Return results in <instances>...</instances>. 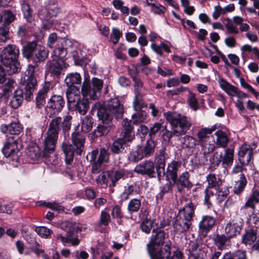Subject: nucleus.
Masks as SVG:
<instances>
[{
    "label": "nucleus",
    "mask_w": 259,
    "mask_h": 259,
    "mask_svg": "<svg viewBox=\"0 0 259 259\" xmlns=\"http://www.w3.org/2000/svg\"><path fill=\"white\" fill-rule=\"evenodd\" d=\"M155 147L156 144L152 139L148 140L144 147H142L145 157H148L152 155L154 152Z\"/></svg>",
    "instance_id": "ea45409f"
},
{
    "label": "nucleus",
    "mask_w": 259,
    "mask_h": 259,
    "mask_svg": "<svg viewBox=\"0 0 259 259\" xmlns=\"http://www.w3.org/2000/svg\"><path fill=\"white\" fill-rule=\"evenodd\" d=\"M145 157L142 151V147L138 146L136 150L131 151L128 155L131 161L137 162Z\"/></svg>",
    "instance_id": "49530a36"
},
{
    "label": "nucleus",
    "mask_w": 259,
    "mask_h": 259,
    "mask_svg": "<svg viewBox=\"0 0 259 259\" xmlns=\"http://www.w3.org/2000/svg\"><path fill=\"white\" fill-rule=\"evenodd\" d=\"M102 113V111L97 113L99 119L102 121L93 133L97 137L107 135L112 126V120H110V116L108 118Z\"/></svg>",
    "instance_id": "9d476101"
},
{
    "label": "nucleus",
    "mask_w": 259,
    "mask_h": 259,
    "mask_svg": "<svg viewBox=\"0 0 259 259\" xmlns=\"http://www.w3.org/2000/svg\"><path fill=\"white\" fill-rule=\"evenodd\" d=\"M23 92L22 90L17 89L14 92V95L10 102L12 108L16 109L19 107L23 100Z\"/></svg>",
    "instance_id": "e433bc0d"
},
{
    "label": "nucleus",
    "mask_w": 259,
    "mask_h": 259,
    "mask_svg": "<svg viewBox=\"0 0 259 259\" xmlns=\"http://www.w3.org/2000/svg\"><path fill=\"white\" fill-rule=\"evenodd\" d=\"M103 164V162L99 161L97 160L96 161L93 162L92 172L93 174H97L103 171L104 170V166Z\"/></svg>",
    "instance_id": "774afa93"
},
{
    "label": "nucleus",
    "mask_w": 259,
    "mask_h": 259,
    "mask_svg": "<svg viewBox=\"0 0 259 259\" xmlns=\"http://www.w3.org/2000/svg\"><path fill=\"white\" fill-rule=\"evenodd\" d=\"M37 82H23V85L25 86L24 91L25 99L30 101L32 96V93L35 90Z\"/></svg>",
    "instance_id": "a18cd8bd"
},
{
    "label": "nucleus",
    "mask_w": 259,
    "mask_h": 259,
    "mask_svg": "<svg viewBox=\"0 0 259 259\" xmlns=\"http://www.w3.org/2000/svg\"><path fill=\"white\" fill-rule=\"evenodd\" d=\"M1 130L4 133H9L11 135H18L22 131V127L19 121L12 122L10 124H3Z\"/></svg>",
    "instance_id": "b1692460"
},
{
    "label": "nucleus",
    "mask_w": 259,
    "mask_h": 259,
    "mask_svg": "<svg viewBox=\"0 0 259 259\" xmlns=\"http://www.w3.org/2000/svg\"><path fill=\"white\" fill-rule=\"evenodd\" d=\"M27 155L33 160H37L41 155L39 147L36 144L30 145L26 151Z\"/></svg>",
    "instance_id": "58836bf2"
},
{
    "label": "nucleus",
    "mask_w": 259,
    "mask_h": 259,
    "mask_svg": "<svg viewBox=\"0 0 259 259\" xmlns=\"http://www.w3.org/2000/svg\"><path fill=\"white\" fill-rule=\"evenodd\" d=\"M121 136V138L119 139L123 140L126 143L131 142L135 138V135L133 132V127L131 125V121L124 120Z\"/></svg>",
    "instance_id": "4be33fe9"
},
{
    "label": "nucleus",
    "mask_w": 259,
    "mask_h": 259,
    "mask_svg": "<svg viewBox=\"0 0 259 259\" xmlns=\"http://www.w3.org/2000/svg\"><path fill=\"white\" fill-rule=\"evenodd\" d=\"M234 179L233 191L236 194H240L244 190L246 184V179L243 174H239L236 177H233Z\"/></svg>",
    "instance_id": "5701e85b"
},
{
    "label": "nucleus",
    "mask_w": 259,
    "mask_h": 259,
    "mask_svg": "<svg viewBox=\"0 0 259 259\" xmlns=\"http://www.w3.org/2000/svg\"><path fill=\"white\" fill-rule=\"evenodd\" d=\"M181 163L177 161L172 160L170 163H168L166 170H165L164 176L168 180H171L173 183L176 182L178 171Z\"/></svg>",
    "instance_id": "6ab92c4d"
},
{
    "label": "nucleus",
    "mask_w": 259,
    "mask_h": 259,
    "mask_svg": "<svg viewBox=\"0 0 259 259\" xmlns=\"http://www.w3.org/2000/svg\"><path fill=\"white\" fill-rule=\"evenodd\" d=\"M136 113L132 115V121L133 124H138L143 122L146 119L147 113L143 110H138Z\"/></svg>",
    "instance_id": "603ef678"
},
{
    "label": "nucleus",
    "mask_w": 259,
    "mask_h": 259,
    "mask_svg": "<svg viewBox=\"0 0 259 259\" xmlns=\"http://www.w3.org/2000/svg\"><path fill=\"white\" fill-rule=\"evenodd\" d=\"M22 11L23 13L24 17L28 22H31L34 20L32 11L30 8V6L25 1L23 0L22 4Z\"/></svg>",
    "instance_id": "79ce46f5"
},
{
    "label": "nucleus",
    "mask_w": 259,
    "mask_h": 259,
    "mask_svg": "<svg viewBox=\"0 0 259 259\" xmlns=\"http://www.w3.org/2000/svg\"><path fill=\"white\" fill-rule=\"evenodd\" d=\"M89 108V102L88 99L82 98L77 102L72 110H76L81 115H84Z\"/></svg>",
    "instance_id": "a19ab883"
},
{
    "label": "nucleus",
    "mask_w": 259,
    "mask_h": 259,
    "mask_svg": "<svg viewBox=\"0 0 259 259\" xmlns=\"http://www.w3.org/2000/svg\"><path fill=\"white\" fill-rule=\"evenodd\" d=\"M35 230L37 234L45 238H48L52 232L50 229L46 227H37Z\"/></svg>",
    "instance_id": "338daca9"
},
{
    "label": "nucleus",
    "mask_w": 259,
    "mask_h": 259,
    "mask_svg": "<svg viewBox=\"0 0 259 259\" xmlns=\"http://www.w3.org/2000/svg\"><path fill=\"white\" fill-rule=\"evenodd\" d=\"M97 112L102 111L104 115L112 120L113 117L116 119L121 118L123 114V106L120 102L117 97L111 98L108 101L107 105L105 106L103 102H97L92 107V111Z\"/></svg>",
    "instance_id": "20e7f679"
},
{
    "label": "nucleus",
    "mask_w": 259,
    "mask_h": 259,
    "mask_svg": "<svg viewBox=\"0 0 259 259\" xmlns=\"http://www.w3.org/2000/svg\"><path fill=\"white\" fill-rule=\"evenodd\" d=\"M50 82H45L42 89L38 93L36 97V105L40 108L45 104V98L50 89Z\"/></svg>",
    "instance_id": "c756f323"
},
{
    "label": "nucleus",
    "mask_w": 259,
    "mask_h": 259,
    "mask_svg": "<svg viewBox=\"0 0 259 259\" xmlns=\"http://www.w3.org/2000/svg\"><path fill=\"white\" fill-rule=\"evenodd\" d=\"M216 190V195L217 196V201L219 203H221L224 201L229 194V191L225 188H219Z\"/></svg>",
    "instance_id": "13d9d810"
},
{
    "label": "nucleus",
    "mask_w": 259,
    "mask_h": 259,
    "mask_svg": "<svg viewBox=\"0 0 259 259\" xmlns=\"http://www.w3.org/2000/svg\"><path fill=\"white\" fill-rule=\"evenodd\" d=\"M133 106L135 110L138 111L142 108L147 106L143 99V96L141 94H137L135 95V99L133 102Z\"/></svg>",
    "instance_id": "5fc2aeb1"
},
{
    "label": "nucleus",
    "mask_w": 259,
    "mask_h": 259,
    "mask_svg": "<svg viewBox=\"0 0 259 259\" xmlns=\"http://www.w3.org/2000/svg\"><path fill=\"white\" fill-rule=\"evenodd\" d=\"M258 203H259V191L256 189H253L251 194L249 196L242 208L246 209L250 208L254 210L255 205Z\"/></svg>",
    "instance_id": "bb28decb"
},
{
    "label": "nucleus",
    "mask_w": 259,
    "mask_h": 259,
    "mask_svg": "<svg viewBox=\"0 0 259 259\" xmlns=\"http://www.w3.org/2000/svg\"><path fill=\"white\" fill-rule=\"evenodd\" d=\"M168 158L169 156L166 152L165 148L160 149L156 157V170L159 180L164 177L166 160Z\"/></svg>",
    "instance_id": "9b49d317"
},
{
    "label": "nucleus",
    "mask_w": 259,
    "mask_h": 259,
    "mask_svg": "<svg viewBox=\"0 0 259 259\" xmlns=\"http://www.w3.org/2000/svg\"><path fill=\"white\" fill-rule=\"evenodd\" d=\"M230 238L227 235L225 236L224 234H217L214 238L213 240L219 249L222 250L225 248L226 246L230 245Z\"/></svg>",
    "instance_id": "473e14b6"
},
{
    "label": "nucleus",
    "mask_w": 259,
    "mask_h": 259,
    "mask_svg": "<svg viewBox=\"0 0 259 259\" xmlns=\"http://www.w3.org/2000/svg\"><path fill=\"white\" fill-rule=\"evenodd\" d=\"M175 184H176L179 192H181L184 187L189 188L193 186L189 181V174L187 171L182 173L178 179L176 178V182Z\"/></svg>",
    "instance_id": "a878e982"
},
{
    "label": "nucleus",
    "mask_w": 259,
    "mask_h": 259,
    "mask_svg": "<svg viewBox=\"0 0 259 259\" xmlns=\"http://www.w3.org/2000/svg\"><path fill=\"white\" fill-rule=\"evenodd\" d=\"M215 135L217 137V144L220 147L225 148L229 141L226 134L222 131H218L215 133Z\"/></svg>",
    "instance_id": "de8ad7c7"
},
{
    "label": "nucleus",
    "mask_w": 259,
    "mask_h": 259,
    "mask_svg": "<svg viewBox=\"0 0 259 259\" xmlns=\"http://www.w3.org/2000/svg\"><path fill=\"white\" fill-rule=\"evenodd\" d=\"M64 61H53L50 62V71L52 76L54 77V79H60V76L61 75V71L65 66Z\"/></svg>",
    "instance_id": "393cba45"
},
{
    "label": "nucleus",
    "mask_w": 259,
    "mask_h": 259,
    "mask_svg": "<svg viewBox=\"0 0 259 259\" xmlns=\"http://www.w3.org/2000/svg\"><path fill=\"white\" fill-rule=\"evenodd\" d=\"M111 222V217L109 213L106 211H102L101 213L99 224L107 226Z\"/></svg>",
    "instance_id": "0e129e2a"
},
{
    "label": "nucleus",
    "mask_w": 259,
    "mask_h": 259,
    "mask_svg": "<svg viewBox=\"0 0 259 259\" xmlns=\"http://www.w3.org/2000/svg\"><path fill=\"white\" fill-rule=\"evenodd\" d=\"M2 151L6 157L14 156L16 155L19 151L17 140L15 139L14 137H8Z\"/></svg>",
    "instance_id": "2eb2a0df"
},
{
    "label": "nucleus",
    "mask_w": 259,
    "mask_h": 259,
    "mask_svg": "<svg viewBox=\"0 0 259 259\" xmlns=\"http://www.w3.org/2000/svg\"><path fill=\"white\" fill-rule=\"evenodd\" d=\"M62 118L61 117H56L53 118L49 123L48 127H51L52 130H55L60 132L61 127Z\"/></svg>",
    "instance_id": "052dcab7"
},
{
    "label": "nucleus",
    "mask_w": 259,
    "mask_h": 259,
    "mask_svg": "<svg viewBox=\"0 0 259 259\" xmlns=\"http://www.w3.org/2000/svg\"><path fill=\"white\" fill-rule=\"evenodd\" d=\"M20 52L14 45H8L4 48L1 54V61L7 67L9 74H13L20 71L21 67L18 62Z\"/></svg>",
    "instance_id": "7ed1b4c3"
},
{
    "label": "nucleus",
    "mask_w": 259,
    "mask_h": 259,
    "mask_svg": "<svg viewBox=\"0 0 259 259\" xmlns=\"http://www.w3.org/2000/svg\"><path fill=\"white\" fill-rule=\"evenodd\" d=\"M199 144L201 147L202 153L199 154L197 153L195 154V156L196 158L199 159V163L204 165L207 161L206 155L212 152L215 149L214 140L213 138L211 140H208L207 142L205 141Z\"/></svg>",
    "instance_id": "ddd939ff"
},
{
    "label": "nucleus",
    "mask_w": 259,
    "mask_h": 259,
    "mask_svg": "<svg viewBox=\"0 0 259 259\" xmlns=\"http://www.w3.org/2000/svg\"><path fill=\"white\" fill-rule=\"evenodd\" d=\"M67 54V49L64 48L63 44L61 46L54 49L52 53L53 61H65V58Z\"/></svg>",
    "instance_id": "72a5a7b5"
},
{
    "label": "nucleus",
    "mask_w": 259,
    "mask_h": 259,
    "mask_svg": "<svg viewBox=\"0 0 259 259\" xmlns=\"http://www.w3.org/2000/svg\"><path fill=\"white\" fill-rule=\"evenodd\" d=\"M221 88L228 95L235 96L237 93V88L230 84L228 82H220Z\"/></svg>",
    "instance_id": "864d4df0"
},
{
    "label": "nucleus",
    "mask_w": 259,
    "mask_h": 259,
    "mask_svg": "<svg viewBox=\"0 0 259 259\" xmlns=\"http://www.w3.org/2000/svg\"><path fill=\"white\" fill-rule=\"evenodd\" d=\"M208 249V246L201 240L191 241L188 248L190 259H203V254L207 252Z\"/></svg>",
    "instance_id": "1a4fd4ad"
},
{
    "label": "nucleus",
    "mask_w": 259,
    "mask_h": 259,
    "mask_svg": "<svg viewBox=\"0 0 259 259\" xmlns=\"http://www.w3.org/2000/svg\"><path fill=\"white\" fill-rule=\"evenodd\" d=\"M217 129V125H213L210 128L204 127L202 128L197 134L198 139V143L203 142H207L208 140H211L213 138L212 136H209L212 132Z\"/></svg>",
    "instance_id": "c85d7f7f"
},
{
    "label": "nucleus",
    "mask_w": 259,
    "mask_h": 259,
    "mask_svg": "<svg viewBox=\"0 0 259 259\" xmlns=\"http://www.w3.org/2000/svg\"><path fill=\"white\" fill-rule=\"evenodd\" d=\"M166 234L163 230H152L150 242L147 244V249L151 259H168L170 256V245L165 244L160 249L158 247L163 244Z\"/></svg>",
    "instance_id": "f257e3e1"
},
{
    "label": "nucleus",
    "mask_w": 259,
    "mask_h": 259,
    "mask_svg": "<svg viewBox=\"0 0 259 259\" xmlns=\"http://www.w3.org/2000/svg\"><path fill=\"white\" fill-rule=\"evenodd\" d=\"M81 87L83 97L89 95L91 98L95 100L97 98V93L103 87V82H83Z\"/></svg>",
    "instance_id": "f8f14e48"
},
{
    "label": "nucleus",
    "mask_w": 259,
    "mask_h": 259,
    "mask_svg": "<svg viewBox=\"0 0 259 259\" xmlns=\"http://www.w3.org/2000/svg\"><path fill=\"white\" fill-rule=\"evenodd\" d=\"M64 104L65 102L62 96L54 95L51 97L48 102V107L50 108L56 109L57 111H60L64 107Z\"/></svg>",
    "instance_id": "7c9ffc66"
},
{
    "label": "nucleus",
    "mask_w": 259,
    "mask_h": 259,
    "mask_svg": "<svg viewBox=\"0 0 259 259\" xmlns=\"http://www.w3.org/2000/svg\"><path fill=\"white\" fill-rule=\"evenodd\" d=\"M243 225V220L240 218L232 220L227 224L225 231L229 237L232 238L239 234Z\"/></svg>",
    "instance_id": "4468645a"
},
{
    "label": "nucleus",
    "mask_w": 259,
    "mask_h": 259,
    "mask_svg": "<svg viewBox=\"0 0 259 259\" xmlns=\"http://www.w3.org/2000/svg\"><path fill=\"white\" fill-rule=\"evenodd\" d=\"M141 206V201L140 199L134 198L131 199L127 204V210L130 213L137 212Z\"/></svg>",
    "instance_id": "09e8293b"
},
{
    "label": "nucleus",
    "mask_w": 259,
    "mask_h": 259,
    "mask_svg": "<svg viewBox=\"0 0 259 259\" xmlns=\"http://www.w3.org/2000/svg\"><path fill=\"white\" fill-rule=\"evenodd\" d=\"M68 106L70 109H74L77 102L80 99V95L74 94H66Z\"/></svg>",
    "instance_id": "680f3d73"
},
{
    "label": "nucleus",
    "mask_w": 259,
    "mask_h": 259,
    "mask_svg": "<svg viewBox=\"0 0 259 259\" xmlns=\"http://www.w3.org/2000/svg\"><path fill=\"white\" fill-rule=\"evenodd\" d=\"M182 144V148L189 155L193 154L197 145L196 140L192 136H186L180 138Z\"/></svg>",
    "instance_id": "aec40b11"
},
{
    "label": "nucleus",
    "mask_w": 259,
    "mask_h": 259,
    "mask_svg": "<svg viewBox=\"0 0 259 259\" xmlns=\"http://www.w3.org/2000/svg\"><path fill=\"white\" fill-rule=\"evenodd\" d=\"M135 171L142 175H148L150 178L155 177L154 164L150 160H146L137 165Z\"/></svg>",
    "instance_id": "dca6fc26"
},
{
    "label": "nucleus",
    "mask_w": 259,
    "mask_h": 259,
    "mask_svg": "<svg viewBox=\"0 0 259 259\" xmlns=\"http://www.w3.org/2000/svg\"><path fill=\"white\" fill-rule=\"evenodd\" d=\"M81 82H73L71 84H69L67 82V85L68 86L66 94H74V95H80V89L81 87Z\"/></svg>",
    "instance_id": "6e6d98bb"
},
{
    "label": "nucleus",
    "mask_w": 259,
    "mask_h": 259,
    "mask_svg": "<svg viewBox=\"0 0 259 259\" xmlns=\"http://www.w3.org/2000/svg\"><path fill=\"white\" fill-rule=\"evenodd\" d=\"M258 227L252 226L245 231L242 237V242L251 245L256 239Z\"/></svg>",
    "instance_id": "cd10ccee"
},
{
    "label": "nucleus",
    "mask_w": 259,
    "mask_h": 259,
    "mask_svg": "<svg viewBox=\"0 0 259 259\" xmlns=\"http://www.w3.org/2000/svg\"><path fill=\"white\" fill-rule=\"evenodd\" d=\"M61 227L66 232V237L60 234L58 235L57 238H60L63 244L71 242L73 246L78 245L79 242V239L73 237L75 231V225L70 222H65L61 224Z\"/></svg>",
    "instance_id": "6e6552de"
},
{
    "label": "nucleus",
    "mask_w": 259,
    "mask_h": 259,
    "mask_svg": "<svg viewBox=\"0 0 259 259\" xmlns=\"http://www.w3.org/2000/svg\"><path fill=\"white\" fill-rule=\"evenodd\" d=\"M39 79L37 74L34 72V67L31 65L28 66L27 70L21 78L22 81H37Z\"/></svg>",
    "instance_id": "4c0bfd02"
},
{
    "label": "nucleus",
    "mask_w": 259,
    "mask_h": 259,
    "mask_svg": "<svg viewBox=\"0 0 259 259\" xmlns=\"http://www.w3.org/2000/svg\"><path fill=\"white\" fill-rule=\"evenodd\" d=\"M59 133L60 132L59 131L52 130L51 127H48L46 133L47 136L44 140L42 157H48L49 156L50 154L55 151Z\"/></svg>",
    "instance_id": "0eeeda50"
},
{
    "label": "nucleus",
    "mask_w": 259,
    "mask_h": 259,
    "mask_svg": "<svg viewBox=\"0 0 259 259\" xmlns=\"http://www.w3.org/2000/svg\"><path fill=\"white\" fill-rule=\"evenodd\" d=\"M126 142L122 139L118 138L114 141L110 148L111 151L114 154H119L124 150V145L126 144Z\"/></svg>",
    "instance_id": "37998d69"
},
{
    "label": "nucleus",
    "mask_w": 259,
    "mask_h": 259,
    "mask_svg": "<svg viewBox=\"0 0 259 259\" xmlns=\"http://www.w3.org/2000/svg\"><path fill=\"white\" fill-rule=\"evenodd\" d=\"M125 175V171L124 169H120L108 172V177L109 178L111 183L110 187H114L116 182L121 179H124Z\"/></svg>",
    "instance_id": "2f4dec72"
},
{
    "label": "nucleus",
    "mask_w": 259,
    "mask_h": 259,
    "mask_svg": "<svg viewBox=\"0 0 259 259\" xmlns=\"http://www.w3.org/2000/svg\"><path fill=\"white\" fill-rule=\"evenodd\" d=\"M72 144L63 143L62 150L65 156V161L70 163L75 154L80 155L84 150L85 138L78 131H75L71 134Z\"/></svg>",
    "instance_id": "f03ea898"
},
{
    "label": "nucleus",
    "mask_w": 259,
    "mask_h": 259,
    "mask_svg": "<svg viewBox=\"0 0 259 259\" xmlns=\"http://www.w3.org/2000/svg\"><path fill=\"white\" fill-rule=\"evenodd\" d=\"M23 55L35 63L44 62L49 55V51L45 47L37 45L36 41L28 42L23 47Z\"/></svg>",
    "instance_id": "39448f33"
},
{
    "label": "nucleus",
    "mask_w": 259,
    "mask_h": 259,
    "mask_svg": "<svg viewBox=\"0 0 259 259\" xmlns=\"http://www.w3.org/2000/svg\"><path fill=\"white\" fill-rule=\"evenodd\" d=\"M233 150L228 148L225 151V154L223 158V163L228 166H231L233 161Z\"/></svg>",
    "instance_id": "bf43d9fd"
},
{
    "label": "nucleus",
    "mask_w": 259,
    "mask_h": 259,
    "mask_svg": "<svg viewBox=\"0 0 259 259\" xmlns=\"http://www.w3.org/2000/svg\"><path fill=\"white\" fill-rule=\"evenodd\" d=\"M64 43V40L60 37H58L56 33H51L48 39L47 45L50 48H56Z\"/></svg>",
    "instance_id": "f704fd0d"
},
{
    "label": "nucleus",
    "mask_w": 259,
    "mask_h": 259,
    "mask_svg": "<svg viewBox=\"0 0 259 259\" xmlns=\"http://www.w3.org/2000/svg\"><path fill=\"white\" fill-rule=\"evenodd\" d=\"M122 32L118 28L112 29L110 34V39L114 45L117 44L120 37L122 36Z\"/></svg>",
    "instance_id": "69168bd1"
},
{
    "label": "nucleus",
    "mask_w": 259,
    "mask_h": 259,
    "mask_svg": "<svg viewBox=\"0 0 259 259\" xmlns=\"http://www.w3.org/2000/svg\"><path fill=\"white\" fill-rule=\"evenodd\" d=\"M164 116L170 123L171 128L182 135L185 134L190 129L191 123L187 117L177 112L168 111L164 113Z\"/></svg>",
    "instance_id": "423d86ee"
},
{
    "label": "nucleus",
    "mask_w": 259,
    "mask_h": 259,
    "mask_svg": "<svg viewBox=\"0 0 259 259\" xmlns=\"http://www.w3.org/2000/svg\"><path fill=\"white\" fill-rule=\"evenodd\" d=\"M207 181L208 184V188H214L216 189L221 187L222 182L221 179L217 177L214 174H209L207 177Z\"/></svg>",
    "instance_id": "c03bdc74"
},
{
    "label": "nucleus",
    "mask_w": 259,
    "mask_h": 259,
    "mask_svg": "<svg viewBox=\"0 0 259 259\" xmlns=\"http://www.w3.org/2000/svg\"><path fill=\"white\" fill-rule=\"evenodd\" d=\"M215 222V218L212 216H203L199 224V232L203 236H205L207 233L213 227Z\"/></svg>",
    "instance_id": "a211bd4d"
},
{
    "label": "nucleus",
    "mask_w": 259,
    "mask_h": 259,
    "mask_svg": "<svg viewBox=\"0 0 259 259\" xmlns=\"http://www.w3.org/2000/svg\"><path fill=\"white\" fill-rule=\"evenodd\" d=\"M221 259H247L245 251L238 250L234 253H226Z\"/></svg>",
    "instance_id": "3c124183"
},
{
    "label": "nucleus",
    "mask_w": 259,
    "mask_h": 259,
    "mask_svg": "<svg viewBox=\"0 0 259 259\" xmlns=\"http://www.w3.org/2000/svg\"><path fill=\"white\" fill-rule=\"evenodd\" d=\"M192 225V221L178 214L174 223L175 230L178 233L188 231Z\"/></svg>",
    "instance_id": "f3484780"
},
{
    "label": "nucleus",
    "mask_w": 259,
    "mask_h": 259,
    "mask_svg": "<svg viewBox=\"0 0 259 259\" xmlns=\"http://www.w3.org/2000/svg\"><path fill=\"white\" fill-rule=\"evenodd\" d=\"M72 118V117L71 115H67L64 117L63 120L62 119L61 127L64 133H66L70 130Z\"/></svg>",
    "instance_id": "e2e57ef3"
},
{
    "label": "nucleus",
    "mask_w": 259,
    "mask_h": 259,
    "mask_svg": "<svg viewBox=\"0 0 259 259\" xmlns=\"http://www.w3.org/2000/svg\"><path fill=\"white\" fill-rule=\"evenodd\" d=\"M178 215L183 218L189 219L192 221L194 215V205L192 202L187 204L182 210L179 211Z\"/></svg>",
    "instance_id": "c9c22d12"
},
{
    "label": "nucleus",
    "mask_w": 259,
    "mask_h": 259,
    "mask_svg": "<svg viewBox=\"0 0 259 259\" xmlns=\"http://www.w3.org/2000/svg\"><path fill=\"white\" fill-rule=\"evenodd\" d=\"M153 224V222L151 219L145 218L142 220L140 227L143 232L149 234L152 228Z\"/></svg>",
    "instance_id": "4d7b16f0"
},
{
    "label": "nucleus",
    "mask_w": 259,
    "mask_h": 259,
    "mask_svg": "<svg viewBox=\"0 0 259 259\" xmlns=\"http://www.w3.org/2000/svg\"><path fill=\"white\" fill-rule=\"evenodd\" d=\"M253 155V149L250 146H244L241 147L239 152V160L242 164H248Z\"/></svg>",
    "instance_id": "412c9836"
},
{
    "label": "nucleus",
    "mask_w": 259,
    "mask_h": 259,
    "mask_svg": "<svg viewBox=\"0 0 259 259\" xmlns=\"http://www.w3.org/2000/svg\"><path fill=\"white\" fill-rule=\"evenodd\" d=\"M93 123L94 121L92 117L89 116L84 117L81 122V131L84 133H89L91 131Z\"/></svg>",
    "instance_id": "8fccbe9b"
}]
</instances>
